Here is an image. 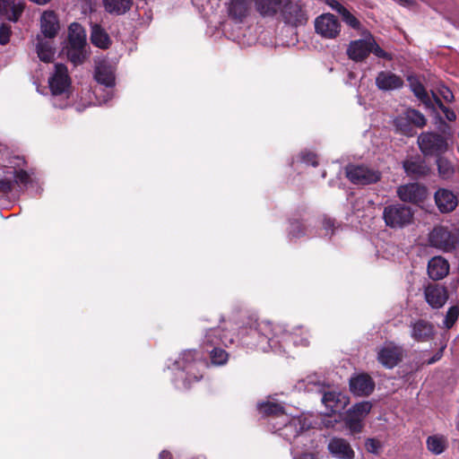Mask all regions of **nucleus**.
<instances>
[{"mask_svg":"<svg viewBox=\"0 0 459 459\" xmlns=\"http://www.w3.org/2000/svg\"><path fill=\"white\" fill-rule=\"evenodd\" d=\"M434 101L437 108L442 111L444 108H446V106L444 105L442 100L434 93L432 92Z\"/></svg>","mask_w":459,"mask_h":459,"instance_id":"obj_55","label":"nucleus"},{"mask_svg":"<svg viewBox=\"0 0 459 459\" xmlns=\"http://www.w3.org/2000/svg\"><path fill=\"white\" fill-rule=\"evenodd\" d=\"M306 234V227L304 223L299 220L290 221L289 235L291 238H301Z\"/></svg>","mask_w":459,"mask_h":459,"instance_id":"obj_43","label":"nucleus"},{"mask_svg":"<svg viewBox=\"0 0 459 459\" xmlns=\"http://www.w3.org/2000/svg\"><path fill=\"white\" fill-rule=\"evenodd\" d=\"M257 410L263 417H279L286 413L282 404L270 401L259 403Z\"/></svg>","mask_w":459,"mask_h":459,"instance_id":"obj_31","label":"nucleus"},{"mask_svg":"<svg viewBox=\"0 0 459 459\" xmlns=\"http://www.w3.org/2000/svg\"><path fill=\"white\" fill-rule=\"evenodd\" d=\"M334 5L332 4V7H333L342 15V21L351 28L359 30L361 26L360 22L342 4L336 1H334Z\"/></svg>","mask_w":459,"mask_h":459,"instance_id":"obj_36","label":"nucleus"},{"mask_svg":"<svg viewBox=\"0 0 459 459\" xmlns=\"http://www.w3.org/2000/svg\"><path fill=\"white\" fill-rule=\"evenodd\" d=\"M449 263L442 256L432 257L428 264V274L434 281L444 279L449 273Z\"/></svg>","mask_w":459,"mask_h":459,"instance_id":"obj_23","label":"nucleus"},{"mask_svg":"<svg viewBox=\"0 0 459 459\" xmlns=\"http://www.w3.org/2000/svg\"><path fill=\"white\" fill-rule=\"evenodd\" d=\"M370 402H361L354 404L350 411V414L363 420L371 411Z\"/></svg>","mask_w":459,"mask_h":459,"instance_id":"obj_39","label":"nucleus"},{"mask_svg":"<svg viewBox=\"0 0 459 459\" xmlns=\"http://www.w3.org/2000/svg\"><path fill=\"white\" fill-rule=\"evenodd\" d=\"M40 29L42 34L48 39H54L59 30V21L53 11H46L40 19Z\"/></svg>","mask_w":459,"mask_h":459,"instance_id":"obj_24","label":"nucleus"},{"mask_svg":"<svg viewBox=\"0 0 459 459\" xmlns=\"http://www.w3.org/2000/svg\"><path fill=\"white\" fill-rule=\"evenodd\" d=\"M91 42L101 49H108L112 45V40L106 30L100 24H93L91 27Z\"/></svg>","mask_w":459,"mask_h":459,"instance_id":"obj_26","label":"nucleus"},{"mask_svg":"<svg viewBox=\"0 0 459 459\" xmlns=\"http://www.w3.org/2000/svg\"><path fill=\"white\" fill-rule=\"evenodd\" d=\"M405 113L409 117L411 125H413L414 129L416 127H423L426 126L427 119L419 110L410 108L407 109Z\"/></svg>","mask_w":459,"mask_h":459,"instance_id":"obj_40","label":"nucleus"},{"mask_svg":"<svg viewBox=\"0 0 459 459\" xmlns=\"http://www.w3.org/2000/svg\"><path fill=\"white\" fill-rule=\"evenodd\" d=\"M15 179L17 183L27 185L30 181V176L26 170L20 169L15 171Z\"/></svg>","mask_w":459,"mask_h":459,"instance_id":"obj_49","label":"nucleus"},{"mask_svg":"<svg viewBox=\"0 0 459 459\" xmlns=\"http://www.w3.org/2000/svg\"><path fill=\"white\" fill-rule=\"evenodd\" d=\"M396 193L403 202L417 205L424 203L429 195L427 186L419 183H410L400 186Z\"/></svg>","mask_w":459,"mask_h":459,"instance_id":"obj_9","label":"nucleus"},{"mask_svg":"<svg viewBox=\"0 0 459 459\" xmlns=\"http://www.w3.org/2000/svg\"><path fill=\"white\" fill-rule=\"evenodd\" d=\"M86 46L67 45L66 56L74 65H82L87 58Z\"/></svg>","mask_w":459,"mask_h":459,"instance_id":"obj_34","label":"nucleus"},{"mask_svg":"<svg viewBox=\"0 0 459 459\" xmlns=\"http://www.w3.org/2000/svg\"><path fill=\"white\" fill-rule=\"evenodd\" d=\"M374 389L375 382L368 374H359L350 379V390L357 396H368Z\"/></svg>","mask_w":459,"mask_h":459,"instance_id":"obj_17","label":"nucleus"},{"mask_svg":"<svg viewBox=\"0 0 459 459\" xmlns=\"http://www.w3.org/2000/svg\"><path fill=\"white\" fill-rule=\"evenodd\" d=\"M451 136V126L442 121L441 133L435 131L422 132L418 136L417 143L424 157L437 158L449 151Z\"/></svg>","mask_w":459,"mask_h":459,"instance_id":"obj_1","label":"nucleus"},{"mask_svg":"<svg viewBox=\"0 0 459 459\" xmlns=\"http://www.w3.org/2000/svg\"><path fill=\"white\" fill-rule=\"evenodd\" d=\"M67 45H77V46H86V32L83 27L77 23L74 22L69 26L68 30V44Z\"/></svg>","mask_w":459,"mask_h":459,"instance_id":"obj_32","label":"nucleus"},{"mask_svg":"<svg viewBox=\"0 0 459 459\" xmlns=\"http://www.w3.org/2000/svg\"><path fill=\"white\" fill-rule=\"evenodd\" d=\"M459 316V307L458 306H452L448 308L445 320L444 325L447 329H450L454 326L455 322L457 321Z\"/></svg>","mask_w":459,"mask_h":459,"instance_id":"obj_44","label":"nucleus"},{"mask_svg":"<svg viewBox=\"0 0 459 459\" xmlns=\"http://www.w3.org/2000/svg\"><path fill=\"white\" fill-rule=\"evenodd\" d=\"M369 45H370V53H373L376 56L379 58H383L385 60H392V55L385 51L374 39V38L369 36Z\"/></svg>","mask_w":459,"mask_h":459,"instance_id":"obj_41","label":"nucleus"},{"mask_svg":"<svg viewBox=\"0 0 459 459\" xmlns=\"http://www.w3.org/2000/svg\"><path fill=\"white\" fill-rule=\"evenodd\" d=\"M221 333L222 329L221 327L210 328L206 331L204 340V347H213L212 350L209 351V354L211 362L217 366L225 364L229 358L227 351L220 347H217V345H227L228 342H232L231 338H228L226 333L221 334Z\"/></svg>","mask_w":459,"mask_h":459,"instance_id":"obj_3","label":"nucleus"},{"mask_svg":"<svg viewBox=\"0 0 459 459\" xmlns=\"http://www.w3.org/2000/svg\"><path fill=\"white\" fill-rule=\"evenodd\" d=\"M12 36V28L7 23L0 25V45L5 46L9 43Z\"/></svg>","mask_w":459,"mask_h":459,"instance_id":"obj_47","label":"nucleus"},{"mask_svg":"<svg viewBox=\"0 0 459 459\" xmlns=\"http://www.w3.org/2000/svg\"><path fill=\"white\" fill-rule=\"evenodd\" d=\"M440 94H441L442 98L447 102H452L455 99L453 92L451 91V90L448 87H444L440 91Z\"/></svg>","mask_w":459,"mask_h":459,"instance_id":"obj_52","label":"nucleus"},{"mask_svg":"<svg viewBox=\"0 0 459 459\" xmlns=\"http://www.w3.org/2000/svg\"><path fill=\"white\" fill-rule=\"evenodd\" d=\"M174 365L178 370L186 374L184 380V387L186 388H188L191 383L197 382L203 377L200 367L204 365V362L196 350L184 351Z\"/></svg>","mask_w":459,"mask_h":459,"instance_id":"obj_2","label":"nucleus"},{"mask_svg":"<svg viewBox=\"0 0 459 459\" xmlns=\"http://www.w3.org/2000/svg\"><path fill=\"white\" fill-rule=\"evenodd\" d=\"M403 169L406 176L414 180L424 178L431 173V168L425 157L420 154L407 157L403 161Z\"/></svg>","mask_w":459,"mask_h":459,"instance_id":"obj_7","label":"nucleus"},{"mask_svg":"<svg viewBox=\"0 0 459 459\" xmlns=\"http://www.w3.org/2000/svg\"><path fill=\"white\" fill-rule=\"evenodd\" d=\"M393 124L396 132L405 136H413L416 134V129H414L405 112L397 116Z\"/></svg>","mask_w":459,"mask_h":459,"instance_id":"obj_33","label":"nucleus"},{"mask_svg":"<svg viewBox=\"0 0 459 459\" xmlns=\"http://www.w3.org/2000/svg\"><path fill=\"white\" fill-rule=\"evenodd\" d=\"M429 243L432 247L444 251H452L455 248L456 239L446 227L438 226L429 233Z\"/></svg>","mask_w":459,"mask_h":459,"instance_id":"obj_13","label":"nucleus"},{"mask_svg":"<svg viewBox=\"0 0 459 459\" xmlns=\"http://www.w3.org/2000/svg\"><path fill=\"white\" fill-rule=\"evenodd\" d=\"M30 2L36 3L38 4H45L48 3L50 0H30Z\"/></svg>","mask_w":459,"mask_h":459,"instance_id":"obj_58","label":"nucleus"},{"mask_svg":"<svg viewBox=\"0 0 459 459\" xmlns=\"http://www.w3.org/2000/svg\"><path fill=\"white\" fill-rule=\"evenodd\" d=\"M37 54L39 58L44 63L52 62L55 56V49L48 41H39L37 44Z\"/></svg>","mask_w":459,"mask_h":459,"instance_id":"obj_37","label":"nucleus"},{"mask_svg":"<svg viewBox=\"0 0 459 459\" xmlns=\"http://www.w3.org/2000/svg\"><path fill=\"white\" fill-rule=\"evenodd\" d=\"M13 190V183L7 179H0V193L8 194Z\"/></svg>","mask_w":459,"mask_h":459,"instance_id":"obj_50","label":"nucleus"},{"mask_svg":"<svg viewBox=\"0 0 459 459\" xmlns=\"http://www.w3.org/2000/svg\"><path fill=\"white\" fill-rule=\"evenodd\" d=\"M171 455L169 452L163 450L160 453L159 458L160 459H170Z\"/></svg>","mask_w":459,"mask_h":459,"instance_id":"obj_57","label":"nucleus"},{"mask_svg":"<svg viewBox=\"0 0 459 459\" xmlns=\"http://www.w3.org/2000/svg\"><path fill=\"white\" fill-rule=\"evenodd\" d=\"M301 160L306 164L311 165L313 167L318 166V158L317 155L312 152H306L301 154Z\"/></svg>","mask_w":459,"mask_h":459,"instance_id":"obj_48","label":"nucleus"},{"mask_svg":"<svg viewBox=\"0 0 459 459\" xmlns=\"http://www.w3.org/2000/svg\"><path fill=\"white\" fill-rule=\"evenodd\" d=\"M316 32L325 39H335L341 30L338 18L332 13H325L315 21Z\"/></svg>","mask_w":459,"mask_h":459,"instance_id":"obj_11","label":"nucleus"},{"mask_svg":"<svg viewBox=\"0 0 459 459\" xmlns=\"http://www.w3.org/2000/svg\"><path fill=\"white\" fill-rule=\"evenodd\" d=\"M444 348H440L430 359L425 360L423 363L426 365H431L438 361L443 356Z\"/></svg>","mask_w":459,"mask_h":459,"instance_id":"obj_51","label":"nucleus"},{"mask_svg":"<svg viewBox=\"0 0 459 459\" xmlns=\"http://www.w3.org/2000/svg\"><path fill=\"white\" fill-rule=\"evenodd\" d=\"M327 448L330 454L338 459H354L355 452L350 443L341 437H333L330 439Z\"/></svg>","mask_w":459,"mask_h":459,"instance_id":"obj_19","label":"nucleus"},{"mask_svg":"<svg viewBox=\"0 0 459 459\" xmlns=\"http://www.w3.org/2000/svg\"><path fill=\"white\" fill-rule=\"evenodd\" d=\"M376 86L383 91H391L400 90L404 85L403 79L388 70L380 71L375 80Z\"/></svg>","mask_w":459,"mask_h":459,"instance_id":"obj_16","label":"nucleus"},{"mask_svg":"<svg viewBox=\"0 0 459 459\" xmlns=\"http://www.w3.org/2000/svg\"><path fill=\"white\" fill-rule=\"evenodd\" d=\"M446 446V440L441 437L430 436L427 438V447L435 455L442 454L445 451Z\"/></svg>","mask_w":459,"mask_h":459,"instance_id":"obj_38","label":"nucleus"},{"mask_svg":"<svg viewBox=\"0 0 459 459\" xmlns=\"http://www.w3.org/2000/svg\"><path fill=\"white\" fill-rule=\"evenodd\" d=\"M414 212L403 204H392L383 210V220L385 225L392 229H402L413 221Z\"/></svg>","mask_w":459,"mask_h":459,"instance_id":"obj_4","label":"nucleus"},{"mask_svg":"<svg viewBox=\"0 0 459 459\" xmlns=\"http://www.w3.org/2000/svg\"><path fill=\"white\" fill-rule=\"evenodd\" d=\"M304 7L301 0H284L281 9L284 22L295 27L305 25L308 16Z\"/></svg>","mask_w":459,"mask_h":459,"instance_id":"obj_6","label":"nucleus"},{"mask_svg":"<svg viewBox=\"0 0 459 459\" xmlns=\"http://www.w3.org/2000/svg\"><path fill=\"white\" fill-rule=\"evenodd\" d=\"M298 459H317L312 453H303Z\"/></svg>","mask_w":459,"mask_h":459,"instance_id":"obj_56","label":"nucleus"},{"mask_svg":"<svg viewBox=\"0 0 459 459\" xmlns=\"http://www.w3.org/2000/svg\"><path fill=\"white\" fill-rule=\"evenodd\" d=\"M256 329L255 321L253 322L249 327H244L241 329L240 334L244 344L250 348L260 349L264 351L265 345H264L261 334H254L253 331Z\"/></svg>","mask_w":459,"mask_h":459,"instance_id":"obj_28","label":"nucleus"},{"mask_svg":"<svg viewBox=\"0 0 459 459\" xmlns=\"http://www.w3.org/2000/svg\"><path fill=\"white\" fill-rule=\"evenodd\" d=\"M133 4L134 0H103L105 11L117 16L126 13Z\"/></svg>","mask_w":459,"mask_h":459,"instance_id":"obj_29","label":"nucleus"},{"mask_svg":"<svg viewBox=\"0 0 459 459\" xmlns=\"http://www.w3.org/2000/svg\"><path fill=\"white\" fill-rule=\"evenodd\" d=\"M406 79L414 96L427 107H432V101L420 77L417 74H408Z\"/></svg>","mask_w":459,"mask_h":459,"instance_id":"obj_25","label":"nucleus"},{"mask_svg":"<svg viewBox=\"0 0 459 459\" xmlns=\"http://www.w3.org/2000/svg\"><path fill=\"white\" fill-rule=\"evenodd\" d=\"M345 177L354 185L367 186L378 182L381 173L365 165L348 164L345 169Z\"/></svg>","mask_w":459,"mask_h":459,"instance_id":"obj_5","label":"nucleus"},{"mask_svg":"<svg viewBox=\"0 0 459 459\" xmlns=\"http://www.w3.org/2000/svg\"><path fill=\"white\" fill-rule=\"evenodd\" d=\"M252 0H230L228 4L229 16L238 22H242L249 14Z\"/></svg>","mask_w":459,"mask_h":459,"instance_id":"obj_21","label":"nucleus"},{"mask_svg":"<svg viewBox=\"0 0 459 459\" xmlns=\"http://www.w3.org/2000/svg\"><path fill=\"white\" fill-rule=\"evenodd\" d=\"M442 112L444 113V115H445L446 118L448 121H450V122H454V121H455V119H456V114H455V112L453 109H451V108H449L446 107V108H444V109L442 110Z\"/></svg>","mask_w":459,"mask_h":459,"instance_id":"obj_53","label":"nucleus"},{"mask_svg":"<svg viewBox=\"0 0 459 459\" xmlns=\"http://www.w3.org/2000/svg\"><path fill=\"white\" fill-rule=\"evenodd\" d=\"M284 0H254L255 10L263 17H273L281 11Z\"/></svg>","mask_w":459,"mask_h":459,"instance_id":"obj_27","label":"nucleus"},{"mask_svg":"<svg viewBox=\"0 0 459 459\" xmlns=\"http://www.w3.org/2000/svg\"><path fill=\"white\" fill-rule=\"evenodd\" d=\"M362 420H363L349 413L346 419V426L352 433L358 434L363 429Z\"/></svg>","mask_w":459,"mask_h":459,"instance_id":"obj_45","label":"nucleus"},{"mask_svg":"<svg viewBox=\"0 0 459 459\" xmlns=\"http://www.w3.org/2000/svg\"><path fill=\"white\" fill-rule=\"evenodd\" d=\"M404 355L405 351L402 346L388 342L377 351V360L383 367L391 369L402 362Z\"/></svg>","mask_w":459,"mask_h":459,"instance_id":"obj_10","label":"nucleus"},{"mask_svg":"<svg viewBox=\"0 0 459 459\" xmlns=\"http://www.w3.org/2000/svg\"><path fill=\"white\" fill-rule=\"evenodd\" d=\"M434 200L441 213H449L458 205L457 195L446 188H438L434 194Z\"/></svg>","mask_w":459,"mask_h":459,"instance_id":"obj_18","label":"nucleus"},{"mask_svg":"<svg viewBox=\"0 0 459 459\" xmlns=\"http://www.w3.org/2000/svg\"><path fill=\"white\" fill-rule=\"evenodd\" d=\"M323 226L326 230H333L334 227V221L331 219H325Z\"/></svg>","mask_w":459,"mask_h":459,"instance_id":"obj_54","label":"nucleus"},{"mask_svg":"<svg viewBox=\"0 0 459 459\" xmlns=\"http://www.w3.org/2000/svg\"><path fill=\"white\" fill-rule=\"evenodd\" d=\"M338 395L335 392H326L322 397V403L332 411H335L339 403Z\"/></svg>","mask_w":459,"mask_h":459,"instance_id":"obj_42","label":"nucleus"},{"mask_svg":"<svg viewBox=\"0 0 459 459\" xmlns=\"http://www.w3.org/2000/svg\"><path fill=\"white\" fill-rule=\"evenodd\" d=\"M409 329L411 338L417 342H429L436 335L434 324L424 318L411 320Z\"/></svg>","mask_w":459,"mask_h":459,"instance_id":"obj_8","label":"nucleus"},{"mask_svg":"<svg viewBox=\"0 0 459 459\" xmlns=\"http://www.w3.org/2000/svg\"><path fill=\"white\" fill-rule=\"evenodd\" d=\"M438 177L444 180L451 179L455 173V165L444 155L435 158Z\"/></svg>","mask_w":459,"mask_h":459,"instance_id":"obj_30","label":"nucleus"},{"mask_svg":"<svg viewBox=\"0 0 459 459\" xmlns=\"http://www.w3.org/2000/svg\"><path fill=\"white\" fill-rule=\"evenodd\" d=\"M49 89L55 96L61 95L70 87L71 79L67 67L64 64L55 65V73L48 79Z\"/></svg>","mask_w":459,"mask_h":459,"instance_id":"obj_14","label":"nucleus"},{"mask_svg":"<svg viewBox=\"0 0 459 459\" xmlns=\"http://www.w3.org/2000/svg\"><path fill=\"white\" fill-rule=\"evenodd\" d=\"M424 298L431 308L439 309L449 298L448 290L439 283H429L424 289Z\"/></svg>","mask_w":459,"mask_h":459,"instance_id":"obj_12","label":"nucleus"},{"mask_svg":"<svg viewBox=\"0 0 459 459\" xmlns=\"http://www.w3.org/2000/svg\"><path fill=\"white\" fill-rule=\"evenodd\" d=\"M256 329L253 331L254 334H261V338L265 349L270 346V341L280 337L286 333V329L280 324H274L270 321H255Z\"/></svg>","mask_w":459,"mask_h":459,"instance_id":"obj_15","label":"nucleus"},{"mask_svg":"<svg viewBox=\"0 0 459 459\" xmlns=\"http://www.w3.org/2000/svg\"><path fill=\"white\" fill-rule=\"evenodd\" d=\"M25 9L24 3L15 4L14 0H0V17L17 22Z\"/></svg>","mask_w":459,"mask_h":459,"instance_id":"obj_22","label":"nucleus"},{"mask_svg":"<svg viewBox=\"0 0 459 459\" xmlns=\"http://www.w3.org/2000/svg\"><path fill=\"white\" fill-rule=\"evenodd\" d=\"M369 37L351 41L347 48V55L350 59L355 62L364 61L370 54Z\"/></svg>","mask_w":459,"mask_h":459,"instance_id":"obj_20","label":"nucleus"},{"mask_svg":"<svg viewBox=\"0 0 459 459\" xmlns=\"http://www.w3.org/2000/svg\"><path fill=\"white\" fill-rule=\"evenodd\" d=\"M95 80L106 87L112 88L115 85V75L107 66H98L94 74Z\"/></svg>","mask_w":459,"mask_h":459,"instance_id":"obj_35","label":"nucleus"},{"mask_svg":"<svg viewBox=\"0 0 459 459\" xmlns=\"http://www.w3.org/2000/svg\"><path fill=\"white\" fill-rule=\"evenodd\" d=\"M366 450L373 455H379L382 452V442L375 437L367 438L365 441Z\"/></svg>","mask_w":459,"mask_h":459,"instance_id":"obj_46","label":"nucleus"}]
</instances>
